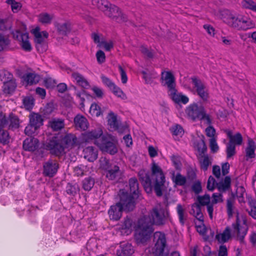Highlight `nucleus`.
I'll list each match as a JSON object with an SVG mask.
<instances>
[{"mask_svg":"<svg viewBox=\"0 0 256 256\" xmlns=\"http://www.w3.org/2000/svg\"><path fill=\"white\" fill-rule=\"evenodd\" d=\"M152 174L141 170L138 172L140 180L141 182L145 191L150 193L154 189L157 196H162L166 182L165 176L162 168L154 162L151 167Z\"/></svg>","mask_w":256,"mask_h":256,"instance_id":"obj_1","label":"nucleus"},{"mask_svg":"<svg viewBox=\"0 0 256 256\" xmlns=\"http://www.w3.org/2000/svg\"><path fill=\"white\" fill-rule=\"evenodd\" d=\"M234 200L232 198L226 200V212L229 218H232L234 214H236V222L232 224V234L236 236L240 243L244 244V238L247 234L248 227L245 220H243L242 222L240 220L239 212L234 206Z\"/></svg>","mask_w":256,"mask_h":256,"instance_id":"obj_2","label":"nucleus"},{"mask_svg":"<svg viewBox=\"0 0 256 256\" xmlns=\"http://www.w3.org/2000/svg\"><path fill=\"white\" fill-rule=\"evenodd\" d=\"M92 4L103 11L106 16L118 22L128 20L126 16L122 12L119 8L106 0H92Z\"/></svg>","mask_w":256,"mask_h":256,"instance_id":"obj_3","label":"nucleus"},{"mask_svg":"<svg viewBox=\"0 0 256 256\" xmlns=\"http://www.w3.org/2000/svg\"><path fill=\"white\" fill-rule=\"evenodd\" d=\"M120 198V202L112 206L108 210V214L110 220H118L122 216L123 210L130 212L135 208L132 202L126 200L128 198L126 195L122 194Z\"/></svg>","mask_w":256,"mask_h":256,"instance_id":"obj_4","label":"nucleus"},{"mask_svg":"<svg viewBox=\"0 0 256 256\" xmlns=\"http://www.w3.org/2000/svg\"><path fill=\"white\" fill-rule=\"evenodd\" d=\"M152 232V225L148 220L144 216L140 219L135 234V240L137 244L145 243L150 238Z\"/></svg>","mask_w":256,"mask_h":256,"instance_id":"obj_5","label":"nucleus"},{"mask_svg":"<svg viewBox=\"0 0 256 256\" xmlns=\"http://www.w3.org/2000/svg\"><path fill=\"white\" fill-rule=\"evenodd\" d=\"M186 112L188 117L193 120H204L206 124H211L210 116L206 113L205 108L202 105L199 106L196 103H193L187 107Z\"/></svg>","mask_w":256,"mask_h":256,"instance_id":"obj_6","label":"nucleus"},{"mask_svg":"<svg viewBox=\"0 0 256 256\" xmlns=\"http://www.w3.org/2000/svg\"><path fill=\"white\" fill-rule=\"evenodd\" d=\"M130 187V194L124 190L120 191L119 195L122 196V194L126 195L127 196L126 200L128 202H132L134 205H136V200L139 198L140 190L138 188V183L136 178H132L129 180L128 182Z\"/></svg>","mask_w":256,"mask_h":256,"instance_id":"obj_7","label":"nucleus"},{"mask_svg":"<svg viewBox=\"0 0 256 256\" xmlns=\"http://www.w3.org/2000/svg\"><path fill=\"white\" fill-rule=\"evenodd\" d=\"M154 241L156 242L153 248L154 256H168V252H164L166 246V238L164 233L160 232L154 234Z\"/></svg>","mask_w":256,"mask_h":256,"instance_id":"obj_8","label":"nucleus"},{"mask_svg":"<svg viewBox=\"0 0 256 256\" xmlns=\"http://www.w3.org/2000/svg\"><path fill=\"white\" fill-rule=\"evenodd\" d=\"M45 147L46 150H50V154L56 156H60L66 153L60 139L57 137H53L46 142Z\"/></svg>","mask_w":256,"mask_h":256,"instance_id":"obj_9","label":"nucleus"},{"mask_svg":"<svg viewBox=\"0 0 256 256\" xmlns=\"http://www.w3.org/2000/svg\"><path fill=\"white\" fill-rule=\"evenodd\" d=\"M169 216V212L162 208H154L150 212L152 222L156 226L164 224Z\"/></svg>","mask_w":256,"mask_h":256,"instance_id":"obj_10","label":"nucleus"},{"mask_svg":"<svg viewBox=\"0 0 256 256\" xmlns=\"http://www.w3.org/2000/svg\"><path fill=\"white\" fill-rule=\"evenodd\" d=\"M96 143L100 150L104 152H108L112 155L118 152L117 147L112 142L110 138L103 136L100 140H96Z\"/></svg>","mask_w":256,"mask_h":256,"instance_id":"obj_11","label":"nucleus"},{"mask_svg":"<svg viewBox=\"0 0 256 256\" xmlns=\"http://www.w3.org/2000/svg\"><path fill=\"white\" fill-rule=\"evenodd\" d=\"M191 80L197 94L204 102H207L209 98V93L205 84L196 76L192 77Z\"/></svg>","mask_w":256,"mask_h":256,"instance_id":"obj_12","label":"nucleus"},{"mask_svg":"<svg viewBox=\"0 0 256 256\" xmlns=\"http://www.w3.org/2000/svg\"><path fill=\"white\" fill-rule=\"evenodd\" d=\"M255 24L250 18L242 15H238L235 20L233 28L246 30L254 28Z\"/></svg>","mask_w":256,"mask_h":256,"instance_id":"obj_13","label":"nucleus"},{"mask_svg":"<svg viewBox=\"0 0 256 256\" xmlns=\"http://www.w3.org/2000/svg\"><path fill=\"white\" fill-rule=\"evenodd\" d=\"M59 167L58 162L53 159H50L43 164V174L50 178L53 177L57 172Z\"/></svg>","mask_w":256,"mask_h":256,"instance_id":"obj_14","label":"nucleus"},{"mask_svg":"<svg viewBox=\"0 0 256 256\" xmlns=\"http://www.w3.org/2000/svg\"><path fill=\"white\" fill-rule=\"evenodd\" d=\"M106 164L102 168L106 170V177L110 180H114L121 176L122 172L116 165H109V162L105 158L104 160Z\"/></svg>","mask_w":256,"mask_h":256,"instance_id":"obj_15","label":"nucleus"},{"mask_svg":"<svg viewBox=\"0 0 256 256\" xmlns=\"http://www.w3.org/2000/svg\"><path fill=\"white\" fill-rule=\"evenodd\" d=\"M12 34L14 39L21 42L20 45L24 50L30 52L32 50L28 33H22L20 30H16L15 32H12Z\"/></svg>","mask_w":256,"mask_h":256,"instance_id":"obj_16","label":"nucleus"},{"mask_svg":"<svg viewBox=\"0 0 256 256\" xmlns=\"http://www.w3.org/2000/svg\"><path fill=\"white\" fill-rule=\"evenodd\" d=\"M219 14L220 18L230 26L233 28L237 16L236 14L228 9L220 10Z\"/></svg>","mask_w":256,"mask_h":256,"instance_id":"obj_17","label":"nucleus"},{"mask_svg":"<svg viewBox=\"0 0 256 256\" xmlns=\"http://www.w3.org/2000/svg\"><path fill=\"white\" fill-rule=\"evenodd\" d=\"M60 140L64 150H69L76 145L77 138L72 134H67L61 136Z\"/></svg>","mask_w":256,"mask_h":256,"instance_id":"obj_18","label":"nucleus"},{"mask_svg":"<svg viewBox=\"0 0 256 256\" xmlns=\"http://www.w3.org/2000/svg\"><path fill=\"white\" fill-rule=\"evenodd\" d=\"M161 76V79L164 80L168 91L174 90V89L176 88V82L173 74L170 72H162Z\"/></svg>","mask_w":256,"mask_h":256,"instance_id":"obj_19","label":"nucleus"},{"mask_svg":"<svg viewBox=\"0 0 256 256\" xmlns=\"http://www.w3.org/2000/svg\"><path fill=\"white\" fill-rule=\"evenodd\" d=\"M170 98L175 103L186 104L188 102V98L181 93L178 92L176 88L174 89V90H170Z\"/></svg>","mask_w":256,"mask_h":256,"instance_id":"obj_20","label":"nucleus"},{"mask_svg":"<svg viewBox=\"0 0 256 256\" xmlns=\"http://www.w3.org/2000/svg\"><path fill=\"white\" fill-rule=\"evenodd\" d=\"M84 156L89 162H94L98 158V150L92 146L85 148L83 150Z\"/></svg>","mask_w":256,"mask_h":256,"instance_id":"obj_21","label":"nucleus"},{"mask_svg":"<svg viewBox=\"0 0 256 256\" xmlns=\"http://www.w3.org/2000/svg\"><path fill=\"white\" fill-rule=\"evenodd\" d=\"M108 122V124L113 130L122 132V130H124L123 127L121 128L120 124L117 120L116 116L112 112L109 113Z\"/></svg>","mask_w":256,"mask_h":256,"instance_id":"obj_22","label":"nucleus"},{"mask_svg":"<svg viewBox=\"0 0 256 256\" xmlns=\"http://www.w3.org/2000/svg\"><path fill=\"white\" fill-rule=\"evenodd\" d=\"M38 146V140L34 138H27L23 142V148L25 150L34 152Z\"/></svg>","mask_w":256,"mask_h":256,"instance_id":"obj_23","label":"nucleus"},{"mask_svg":"<svg viewBox=\"0 0 256 256\" xmlns=\"http://www.w3.org/2000/svg\"><path fill=\"white\" fill-rule=\"evenodd\" d=\"M116 252L118 256H130L134 252V250L130 244L123 243L121 244Z\"/></svg>","mask_w":256,"mask_h":256,"instance_id":"obj_24","label":"nucleus"},{"mask_svg":"<svg viewBox=\"0 0 256 256\" xmlns=\"http://www.w3.org/2000/svg\"><path fill=\"white\" fill-rule=\"evenodd\" d=\"M190 214L193 215L200 224H202L204 221V216L202 212L201 206L198 202H194L192 205Z\"/></svg>","mask_w":256,"mask_h":256,"instance_id":"obj_25","label":"nucleus"},{"mask_svg":"<svg viewBox=\"0 0 256 256\" xmlns=\"http://www.w3.org/2000/svg\"><path fill=\"white\" fill-rule=\"evenodd\" d=\"M48 126L54 132L60 130L64 127V120L62 118H53L49 121Z\"/></svg>","mask_w":256,"mask_h":256,"instance_id":"obj_26","label":"nucleus"},{"mask_svg":"<svg viewBox=\"0 0 256 256\" xmlns=\"http://www.w3.org/2000/svg\"><path fill=\"white\" fill-rule=\"evenodd\" d=\"M216 186L218 191L222 193L228 190L231 187V178L229 176H226L224 180L216 183Z\"/></svg>","mask_w":256,"mask_h":256,"instance_id":"obj_27","label":"nucleus"},{"mask_svg":"<svg viewBox=\"0 0 256 256\" xmlns=\"http://www.w3.org/2000/svg\"><path fill=\"white\" fill-rule=\"evenodd\" d=\"M132 220L130 218L126 217L120 225L118 228L122 234L128 235L132 232Z\"/></svg>","mask_w":256,"mask_h":256,"instance_id":"obj_28","label":"nucleus"},{"mask_svg":"<svg viewBox=\"0 0 256 256\" xmlns=\"http://www.w3.org/2000/svg\"><path fill=\"white\" fill-rule=\"evenodd\" d=\"M75 126L77 129L82 130H86L88 126V122L86 118L82 116L77 115L74 118Z\"/></svg>","mask_w":256,"mask_h":256,"instance_id":"obj_29","label":"nucleus"},{"mask_svg":"<svg viewBox=\"0 0 256 256\" xmlns=\"http://www.w3.org/2000/svg\"><path fill=\"white\" fill-rule=\"evenodd\" d=\"M8 120V124L7 128L8 130H14L19 128L20 122L17 116L11 113L9 114Z\"/></svg>","mask_w":256,"mask_h":256,"instance_id":"obj_30","label":"nucleus"},{"mask_svg":"<svg viewBox=\"0 0 256 256\" xmlns=\"http://www.w3.org/2000/svg\"><path fill=\"white\" fill-rule=\"evenodd\" d=\"M232 236L231 230L230 227L227 226L222 233L217 234L216 236V239L220 243L227 242Z\"/></svg>","mask_w":256,"mask_h":256,"instance_id":"obj_31","label":"nucleus"},{"mask_svg":"<svg viewBox=\"0 0 256 256\" xmlns=\"http://www.w3.org/2000/svg\"><path fill=\"white\" fill-rule=\"evenodd\" d=\"M256 149V145L252 139H249L248 140V146L246 148V156L247 158V159L255 158L256 154L254 151Z\"/></svg>","mask_w":256,"mask_h":256,"instance_id":"obj_32","label":"nucleus"},{"mask_svg":"<svg viewBox=\"0 0 256 256\" xmlns=\"http://www.w3.org/2000/svg\"><path fill=\"white\" fill-rule=\"evenodd\" d=\"M29 120L30 124L38 128L43 124L44 120L42 116L38 114L31 113L29 116Z\"/></svg>","mask_w":256,"mask_h":256,"instance_id":"obj_33","label":"nucleus"},{"mask_svg":"<svg viewBox=\"0 0 256 256\" xmlns=\"http://www.w3.org/2000/svg\"><path fill=\"white\" fill-rule=\"evenodd\" d=\"M176 211L180 222L184 226L188 218V214L186 209L180 204H178L176 207Z\"/></svg>","mask_w":256,"mask_h":256,"instance_id":"obj_34","label":"nucleus"},{"mask_svg":"<svg viewBox=\"0 0 256 256\" xmlns=\"http://www.w3.org/2000/svg\"><path fill=\"white\" fill-rule=\"evenodd\" d=\"M72 77L76 80V83L80 86L87 88L89 86V84L86 80L78 72H74L72 74Z\"/></svg>","mask_w":256,"mask_h":256,"instance_id":"obj_35","label":"nucleus"},{"mask_svg":"<svg viewBox=\"0 0 256 256\" xmlns=\"http://www.w3.org/2000/svg\"><path fill=\"white\" fill-rule=\"evenodd\" d=\"M102 134V130L100 128H98L86 132L84 134V137L86 140H92L98 138Z\"/></svg>","mask_w":256,"mask_h":256,"instance_id":"obj_36","label":"nucleus"},{"mask_svg":"<svg viewBox=\"0 0 256 256\" xmlns=\"http://www.w3.org/2000/svg\"><path fill=\"white\" fill-rule=\"evenodd\" d=\"M57 30L59 34L64 36H66L71 30L70 24L67 22L58 24Z\"/></svg>","mask_w":256,"mask_h":256,"instance_id":"obj_37","label":"nucleus"},{"mask_svg":"<svg viewBox=\"0 0 256 256\" xmlns=\"http://www.w3.org/2000/svg\"><path fill=\"white\" fill-rule=\"evenodd\" d=\"M95 183V179L90 176L86 178L82 182V188L86 191H90L94 186Z\"/></svg>","mask_w":256,"mask_h":256,"instance_id":"obj_38","label":"nucleus"},{"mask_svg":"<svg viewBox=\"0 0 256 256\" xmlns=\"http://www.w3.org/2000/svg\"><path fill=\"white\" fill-rule=\"evenodd\" d=\"M198 161L200 168L204 171L207 170L208 166L212 164L208 155L200 156L198 158Z\"/></svg>","mask_w":256,"mask_h":256,"instance_id":"obj_39","label":"nucleus"},{"mask_svg":"<svg viewBox=\"0 0 256 256\" xmlns=\"http://www.w3.org/2000/svg\"><path fill=\"white\" fill-rule=\"evenodd\" d=\"M174 174V172H173L172 173V178L174 182L178 186H184L186 182V177L182 176L180 173H178L176 176H175Z\"/></svg>","mask_w":256,"mask_h":256,"instance_id":"obj_40","label":"nucleus"},{"mask_svg":"<svg viewBox=\"0 0 256 256\" xmlns=\"http://www.w3.org/2000/svg\"><path fill=\"white\" fill-rule=\"evenodd\" d=\"M16 85L14 80L10 82H4L2 86L3 91L5 94H10L13 92L16 88Z\"/></svg>","mask_w":256,"mask_h":256,"instance_id":"obj_41","label":"nucleus"},{"mask_svg":"<svg viewBox=\"0 0 256 256\" xmlns=\"http://www.w3.org/2000/svg\"><path fill=\"white\" fill-rule=\"evenodd\" d=\"M10 42V41L8 37L0 33V52L6 50Z\"/></svg>","mask_w":256,"mask_h":256,"instance_id":"obj_42","label":"nucleus"},{"mask_svg":"<svg viewBox=\"0 0 256 256\" xmlns=\"http://www.w3.org/2000/svg\"><path fill=\"white\" fill-rule=\"evenodd\" d=\"M79 190L78 186L76 184L68 183L66 186V193L72 196H75Z\"/></svg>","mask_w":256,"mask_h":256,"instance_id":"obj_43","label":"nucleus"},{"mask_svg":"<svg viewBox=\"0 0 256 256\" xmlns=\"http://www.w3.org/2000/svg\"><path fill=\"white\" fill-rule=\"evenodd\" d=\"M10 139L9 133L4 128H0V142L6 144L9 142Z\"/></svg>","mask_w":256,"mask_h":256,"instance_id":"obj_44","label":"nucleus"},{"mask_svg":"<svg viewBox=\"0 0 256 256\" xmlns=\"http://www.w3.org/2000/svg\"><path fill=\"white\" fill-rule=\"evenodd\" d=\"M53 18V16L48 13H42L38 16V21L43 24H50Z\"/></svg>","mask_w":256,"mask_h":256,"instance_id":"obj_45","label":"nucleus"},{"mask_svg":"<svg viewBox=\"0 0 256 256\" xmlns=\"http://www.w3.org/2000/svg\"><path fill=\"white\" fill-rule=\"evenodd\" d=\"M197 202L200 206H207L210 204V196L208 194H204L203 196H198L197 197Z\"/></svg>","mask_w":256,"mask_h":256,"instance_id":"obj_46","label":"nucleus"},{"mask_svg":"<svg viewBox=\"0 0 256 256\" xmlns=\"http://www.w3.org/2000/svg\"><path fill=\"white\" fill-rule=\"evenodd\" d=\"M242 6L256 12V3L252 0H243L242 2Z\"/></svg>","mask_w":256,"mask_h":256,"instance_id":"obj_47","label":"nucleus"},{"mask_svg":"<svg viewBox=\"0 0 256 256\" xmlns=\"http://www.w3.org/2000/svg\"><path fill=\"white\" fill-rule=\"evenodd\" d=\"M23 104L26 110H30L34 106V98L32 96L25 97L23 99Z\"/></svg>","mask_w":256,"mask_h":256,"instance_id":"obj_48","label":"nucleus"},{"mask_svg":"<svg viewBox=\"0 0 256 256\" xmlns=\"http://www.w3.org/2000/svg\"><path fill=\"white\" fill-rule=\"evenodd\" d=\"M25 80L28 84H32L37 83L39 80L38 76L34 74L28 73L27 74Z\"/></svg>","mask_w":256,"mask_h":256,"instance_id":"obj_49","label":"nucleus"},{"mask_svg":"<svg viewBox=\"0 0 256 256\" xmlns=\"http://www.w3.org/2000/svg\"><path fill=\"white\" fill-rule=\"evenodd\" d=\"M12 74L8 71L4 70L0 72V80L4 82L13 80Z\"/></svg>","mask_w":256,"mask_h":256,"instance_id":"obj_50","label":"nucleus"},{"mask_svg":"<svg viewBox=\"0 0 256 256\" xmlns=\"http://www.w3.org/2000/svg\"><path fill=\"white\" fill-rule=\"evenodd\" d=\"M12 28V23L10 20L8 19L0 18V30H6L10 29Z\"/></svg>","mask_w":256,"mask_h":256,"instance_id":"obj_51","label":"nucleus"},{"mask_svg":"<svg viewBox=\"0 0 256 256\" xmlns=\"http://www.w3.org/2000/svg\"><path fill=\"white\" fill-rule=\"evenodd\" d=\"M227 158H229L236 154V146L232 142H228L226 146Z\"/></svg>","mask_w":256,"mask_h":256,"instance_id":"obj_52","label":"nucleus"},{"mask_svg":"<svg viewBox=\"0 0 256 256\" xmlns=\"http://www.w3.org/2000/svg\"><path fill=\"white\" fill-rule=\"evenodd\" d=\"M39 128H40L36 126H33L32 124L30 123L26 127L24 132L28 136H32L35 134L36 132V130Z\"/></svg>","mask_w":256,"mask_h":256,"instance_id":"obj_53","label":"nucleus"},{"mask_svg":"<svg viewBox=\"0 0 256 256\" xmlns=\"http://www.w3.org/2000/svg\"><path fill=\"white\" fill-rule=\"evenodd\" d=\"M229 142H232L235 146L240 145L242 142V137L240 132H238L232 136V138L230 140Z\"/></svg>","mask_w":256,"mask_h":256,"instance_id":"obj_54","label":"nucleus"},{"mask_svg":"<svg viewBox=\"0 0 256 256\" xmlns=\"http://www.w3.org/2000/svg\"><path fill=\"white\" fill-rule=\"evenodd\" d=\"M198 150L200 152V156L202 154L204 155V154L207 150V147L204 140V138L201 139L198 142L197 144Z\"/></svg>","mask_w":256,"mask_h":256,"instance_id":"obj_55","label":"nucleus"},{"mask_svg":"<svg viewBox=\"0 0 256 256\" xmlns=\"http://www.w3.org/2000/svg\"><path fill=\"white\" fill-rule=\"evenodd\" d=\"M8 124V121L6 114L2 112H0V128H7Z\"/></svg>","mask_w":256,"mask_h":256,"instance_id":"obj_56","label":"nucleus"},{"mask_svg":"<svg viewBox=\"0 0 256 256\" xmlns=\"http://www.w3.org/2000/svg\"><path fill=\"white\" fill-rule=\"evenodd\" d=\"M180 159V157L178 156L173 155L171 156V160L176 170H180L181 168L182 163Z\"/></svg>","mask_w":256,"mask_h":256,"instance_id":"obj_57","label":"nucleus"},{"mask_svg":"<svg viewBox=\"0 0 256 256\" xmlns=\"http://www.w3.org/2000/svg\"><path fill=\"white\" fill-rule=\"evenodd\" d=\"M34 42L36 44V48L38 51H40V48L44 42V38L42 37V34L39 35L37 34L36 36H34Z\"/></svg>","mask_w":256,"mask_h":256,"instance_id":"obj_58","label":"nucleus"},{"mask_svg":"<svg viewBox=\"0 0 256 256\" xmlns=\"http://www.w3.org/2000/svg\"><path fill=\"white\" fill-rule=\"evenodd\" d=\"M171 132L174 135L181 136L184 132V130L180 126L176 125L171 128Z\"/></svg>","mask_w":256,"mask_h":256,"instance_id":"obj_59","label":"nucleus"},{"mask_svg":"<svg viewBox=\"0 0 256 256\" xmlns=\"http://www.w3.org/2000/svg\"><path fill=\"white\" fill-rule=\"evenodd\" d=\"M97 61L99 64H102L106 60V56L104 52L102 50H99L96 54Z\"/></svg>","mask_w":256,"mask_h":256,"instance_id":"obj_60","label":"nucleus"},{"mask_svg":"<svg viewBox=\"0 0 256 256\" xmlns=\"http://www.w3.org/2000/svg\"><path fill=\"white\" fill-rule=\"evenodd\" d=\"M210 146L211 150L213 152H216L218 150V146L217 144L215 138H210Z\"/></svg>","mask_w":256,"mask_h":256,"instance_id":"obj_61","label":"nucleus"},{"mask_svg":"<svg viewBox=\"0 0 256 256\" xmlns=\"http://www.w3.org/2000/svg\"><path fill=\"white\" fill-rule=\"evenodd\" d=\"M90 112H92L96 116H99L100 114V108L96 104L94 103L90 106Z\"/></svg>","mask_w":256,"mask_h":256,"instance_id":"obj_62","label":"nucleus"},{"mask_svg":"<svg viewBox=\"0 0 256 256\" xmlns=\"http://www.w3.org/2000/svg\"><path fill=\"white\" fill-rule=\"evenodd\" d=\"M215 186H216L215 179L212 176H210L207 182V188L210 190H213Z\"/></svg>","mask_w":256,"mask_h":256,"instance_id":"obj_63","label":"nucleus"},{"mask_svg":"<svg viewBox=\"0 0 256 256\" xmlns=\"http://www.w3.org/2000/svg\"><path fill=\"white\" fill-rule=\"evenodd\" d=\"M192 191L196 194H198L202 192L201 183L200 181L195 182L192 186Z\"/></svg>","mask_w":256,"mask_h":256,"instance_id":"obj_64","label":"nucleus"}]
</instances>
